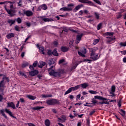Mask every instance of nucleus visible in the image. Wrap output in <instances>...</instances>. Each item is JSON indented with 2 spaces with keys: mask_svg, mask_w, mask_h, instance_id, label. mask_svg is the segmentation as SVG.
<instances>
[{
  "mask_svg": "<svg viewBox=\"0 0 126 126\" xmlns=\"http://www.w3.org/2000/svg\"><path fill=\"white\" fill-rule=\"evenodd\" d=\"M27 97L30 100H35V99L37 98L35 96H33L32 95H27Z\"/></svg>",
  "mask_w": 126,
  "mask_h": 126,
  "instance_id": "21",
  "label": "nucleus"
},
{
  "mask_svg": "<svg viewBox=\"0 0 126 126\" xmlns=\"http://www.w3.org/2000/svg\"><path fill=\"white\" fill-rule=\"evenodd\" d=\"M80 85V86H81L82 88H83V89H85L87 88V87H88V83H85L82 84Z\"/></svg>",
  "mask_w": 126,
  "mask_h": 126,
  "instance_id": "22",
  "label": "nucleus"
},
{
  "mask_svg": "<svg viewBox=\"0 0 126 126\" xmlns=\"http://www.w3.org/2000/svg\"><path fill=\"white\" fill-rule=\"evenodd\" d=\"M102 27V23H100L97 25V30H100Z\"/></svg>",
  "mask_w": 126,
  "mask_h": 126,
  "instance_id": "42",
  "label": "nucleus"
},
{
  "mask_svg": "<svg viewBox=\"0 0 126 126\" xmlns=\"http://www.w3.org/2000/svg\"><path fill=\"white\" fill-rule=\"evenodd\" d=\"M123 18H124V19H126V13H124V14H123Z\"/></svg>",
  "mask_w": 126,
  "mask_h": 126,
  "instance_id": "63",
  "label": "nucleus"
},
{
  "mask_svg": "<svg viewBox=\"0 0 126 126\" xmlns=\"http://www.w3.org/2000/svg\"><path fill=\"white\" fill-rule=\"evenodd\" d=\"M106 39H107L106 42H107V43H108L109 44L110 43H112V42H113V41H114V40H116V37H115V36H113L112 37H107Z\"/></svg>",
  "mask_w": 126,
  "mask_h": 126,
  "instance_id": "15",
  "label": "nucleus"
},
{
  "mask_svg": "<svg viewBox=\"0 0 126 126\" xmlns=\"http://www.w3.org/2000/svg\"><path fill=\"white\" fill-rule=\"evenodd\" d=\"M83 6V5L82 4L78 5L75 7V9L76 10H78L79 9H80V8H81V7H82Z\"/></svg>",
  "mask_w": 126,
  "mask_h": 126,
  "instance_id": "33",
  "label": "nucleus"
},
{
  "mask_svg": "<svg viewBox=\"0 0 126 126\" xmlns=\"http://www.w3.org/2000/svg\"><path fill=\"white\" fill-rule=\"evenodd\" d=\"M115 91H116V87H115V86H112L111 87V92H112V94H113V97L115 96V94H114V93L115 92Z\"/></svg>",
  "mask_w": 126,
  "mask_h": 126,
  "instance_id": "25",
  "label": "nucleus"
},
{
  "mask_svg": "<svg viewBox=\"0 0 126 126\" xmlns=\"http://www.w3.org/2000/svg\"><path fill=\"white\" fill-rule=\"evenodd\" d=\"M16 21H17V22L18 23H19V24H20V23H21V22H22V20L21 19V18H18Z\"/></svg>",
  "mask_w": 126,
  "mask_h": 126,
  "instance_id": "38",
  "label": "nucleus"
},
{
  "mask_svg": "<svg viewBox=\"0 0 126 126\" xmlns=\"http://www.w3.org/2000/svg\"><path fill=\"white\" fill-rule=\"evenodd\" d=\"M93 0L94 1L96 2V3H97V4H99L100 5H101V2L99 0Z\"/></svg>",
  "mask_w": 126,
  "mask_h": 126,
  "instance_id": "48",
  "label": "nucleus"
},
{
  "mask_svg": "<svg viewBox=\"0 0 126 126\" xmlns=\"http://www.w3.org/2000/svg\"><path fill=\"white\" fill-rule=\"evenodd\" d=\"M61 50L62 51V52H67L68 51V48L67 47H63L61 48Z\"/></svg>",
  "mask_w": 126,
  "mask_h": 126,
  "instance_id": "29",
  "label": "nucleus"
},
{
  "mask_svg": "<svg viewBox=\"0 0 126 126\" xmlns=\"http://www.w3.org/2000/svg\"><path fill=\"white\" fill-rule=\"evenodd\" d=\"M123 63H126V57H125L123 59Z\"/></svg>",
  "mask_w": 126,
  "mask_h": 126,
  "instance_id": "64",
  "label": "nucleus"
},
{
  "mask_svg": "<svg viewBox=\"0 0 126 126\" xmlns=\"http://www.w3.org/2000/svg\"><path fill=\"white\" fill-rule=\"evenodd\" d=\"M19 74L21 76H24V77H25V78H27V76L23 72L21 71H19Z\"/></svg>",
  "mask_w": 126,
  "mask_h": 126,
  "instance_id": "31",
  "label": "nucleus"
},
{
  "mask_svg": "<svg viewBox=\"0 0 126 126\" xmlns=\"http://www.w3.org/2000/svg\"><path fill=\"white\" fill-rule=\"evenodd\" d=\"M52 54L54 56H56V57H58L59 56V53H58V51H57V49H54L52 52Z\"/></svg>",
  "mask_w": 126,
  "mask_h": 126,
  "instance_id": "28",
  "label": "nucleus"
},
{
  "mask_svg": "<svg viewBox=\"0 0 126 126\" xmlns=\"http://www.w3.org/2000/svg\"><path fill=\"white\" fill-rule=\"evenodd\" d=\"M78 1L82 3H88V4L92 5V6L94 5V3L89 0H78Z\"/></svg>",
  "mask_w": 126,
  "mask_h": 126,
  "instance_id": "8",
  "label": "nucleus"
},
{
  "mask_svg": "<svg viewBox=\"0 0 126 126\" xmlns=\"http://www.w3.org/2000/svg\"><path fill=\"white\" fill-rule=\"evenodd\" d=\"M69 98L70 99H73V98H74V96L73 95H72V94H70L69 96Z\"/></svg>",
  "mask_w": 126,
  "mask_h": 126,
  "instance_id": "58",
  "label": "nucleus"
},
{
  "mask_svg": "<svg viewBox=\"0 0 126 126\" xmlns=\"http://www.w3.org/2000/svg\"><path fill=\"white\" fill-rule=\"evenodd\" d=\"M58 120L61 122H64L66 120V117L64 116H62L61 118H58Z\"/></svg>",
  "mask_w": 126,
  "mask_h": 126,
  "instance_id": "23",
  "label": "nucleus"
},
{
  "mask_svg": "<svg viewBox=\"0 0 126 126\" xmlns=\"http://www.w3.org/2000/svg\"><path fill=\"white\" fill-rule=\"evenodd\" d=\"M120 46L121 47H126V41L125 42H121L120 43Z\"/></svg>",
  "mask_w": 126,
  "mask_h": 126,
  "instance_id": "37",
  "label": "nucleus"
},
{
  "mask_svg": "<svg viewBox=\"0 0 126 126\" xmlns=\"http://www.w3.org/2000/svg\"><path fill=\"white\" fill-rule=\"evenodd\" d=\"M30 69H34V66H33V65H30Z\"/></svg>",
  "mask_w": 126,
  "mask_h": 126,
  "instance_id": "62",
  "label": "nucleus"
},
{
  "mask_svg": "<svg viewBox=\"0 0 126 126\" xmlns=\"http://www.w3.org/2000/svg\"><path fill=\"white\" fill-rule=\"evenodd\" d=\"M39 73V71L37 70H34L33 71H30L29 72L30 75L31 76H35V75H37Z\"/></svg>",
  "mask_w": 126,
  "mask_h": 126,
  "instance_id": "14",
  "label": "nucleus"
},
{
  "mask_svg": "<svg viewBox=\"0 0 126 126\" xmlns=\"http://www.w3.org/2000/svg\"><path fill=\"white\" fill-rule=\"evenodd\" d=\"M68 7H63L60 8V10H63V11H71L72 10V6H74L73 4H68L67 5Z\"/></svg>",
  "mask_w": 126,
  "mask_h": 126,
  "instance_id": "4",
  "label": "nucleus"
},
{
  "mask_svg": "<svg viewBox=\"0 0 126 126\" xmlns=\"http://www.w3.org/2000/svg\"><path fill=\"white\" fill-rule=\"evenodd\" d=\"M15 21H16L15 20H8V22L11 24V25H12V24L15 23Z\"/></svg>",
  "mask_w": 126,
  "mask_h": 126,
  "instance_id": "30",
  "label": "nucleus"
},
{
  "mask_svg": "<svg viewBox=\"0 0 126 126\" xmlns=\"http://www.w3.org/2000/svg\"><path fill=\"white\" fill-rule=\"evenodd\" d=\"M54 63H55V61H54V60L51 59L49 60V64L50 65H51V64H54Z\"/></svg>",
  "mask_w": 126,
  "mask_h": 126,
  "instance_id": "39",
  "label": "nucleus"
},
{
  "mask_svg": "<svg viewBox=\"0 0 126 126\" xmlns=\"http://www.w3.org/2000/svg\"><path fill=\"white\" fill-rule=\"evenodd\" d=\"M15 29L16 31H20V27H19L18 26H16L15 27Z\"/></svg>",
  "mask_w": 126,
  "mask_h": 126,
  "instance_id": "44",
  "label": "nucleus"
},
{
  "mask_svg": "<svg viewBox=\"0 0 126 126\" xmlns=\"http://www.w3.org/2000/svg\"><path fill=\"white\" fill-rule=\"evenodd\" d=\"M94 15L95 16V17H96V19H99V13H98L97 12H95Z\"/></svg>",
  "mask_w": 126,
  "mask_h": 126,
  "instance_id": "45",
  "label": "nucleus"
},
{
  "mask_svg": "<svg viewBox=\"0 0 126 126\" xmlns=\"http://www.w3.org/2000/svg\"><path fill=\"white\" fill-rule=\"evenodd\" d=\"M1 87H4V81L2 80L0 82V88H1Z\"/></svg>",
  "mask_w": 126,
  "mask_h": 126,
  "instance_id": "35",
  "label": "nucleus"
},
{
  "mask_svg": "<svg viewBox=\"0 0 126 126\" xmlns=\"http://www.w3.org/2000/svg\"><path fill=\"white\" fill-rule=\"evenodd\" d=\"M28 126H35V125H34L33 124L31 123H28Z\"/></svg>",
  "mask_w": 126,
  "mask_h": 126,
  "instance_id": "53",
  "label": "nucleus"
},
{
  "mask_svg": "<svg viewBox=\"0 0 126 126\" xmlns=\"http://www.w3.org/2000/svg\"><path fill=\"white\" fill-rule=\"evenodd\" d=\"M40 20H43L44 22H50L51 21H54V20L52 18H46L45 17H40Z\"/></svg>",
  "mask_w": 126,
  "mask_h": 126,
  "instance_id": "13",
  "label": "nucleus"
},
{
  "mask_svg": "<svg viewBox=\"0 0 126 126\" xmlns=\"http://www.w3.org/2000/svg\"><path fill=\"white\" fill-rule=\"evenodd\" d=\"M104 36H114V32H107L104 34Z\"/></svg>",
  "mask_w": 126,
  "mask_h": 126,
  "instance_id": "24",
  "label": "nucleus"
},
{
  "mask_svg": "<svg viewBox=\"0 0 126 126\" xmlns=\"http://www.w3.org/2000/svg\"><path fill=\"white\" fill-rule=\"evenodd\" d=\"M94 99H98V100H101V101H107V98L103 97L101 96H94Z\"/></svg>",
  "mask_w": 126,
  "mask_h": 126,
  "instance_id": "16",
  "label": "nucleus"
},
{
  "mask_svg": "<svg viewBox=\"0 0 126 126\" xmlns=\"http://www.w3.org/2000/svg\"><path fill=\"white\" fill-rule=\"evenodd\" d=\"M20 101L21 102V103H25V99H24L23 98H20Z\"/></svg>",
  "mask_w": 126,
  "mask_h": 126,
  "instance_id": "49",
  "label": "nucleus"
},
{
  "mask_svg": "<svg viewBox=\"0 0 126 126\" xmlns=\"http://www.w3.org/2000/svg\"><path fill=\"white\" fill-rule=\"evenodd\" d=\"M92 103H93V104L95 105V104H98V102L96 101V100H95L94 98H93L92 99Z\"/></svg>",
  "mask_w": 126,
  "mask_h": 126,
  "instance_id": "46",
  "label": "nucleus"
},
{
  "mask_svg": "<svg viewBox=\"0 0 126 126\" xmlns=\"http://www.w3.org/2000/svg\"><path fill=\"white\" fill-rule=\"evenodd\" d=\"M89 50L90 53V59L93 60V61H97V60L100 58L98 54H96V51H98V48L94 47L93 48H90Z\"/></svg>",
  "mask_w": 126,
  "mask_h": 126,
  "instance_id": "2",
  "label": "nucleus"
},
{
  "mask_svg": "<svg viewBox=\"0 0 126 126\" xmlns=\"http://www.w3.org/2000/svg\"><path fill=\"white\" fill-rule=\"evenodd\" d=\"M42 98H48V97H53V95L52 94H42L41 95Z\"/></svg>",
  "mask_w": 126,
  "mask_h": 126,
  "instance_id": "26",
  "label": "nucleus"
},
{
  "mask_svg": "<svg viewBox=\"0 0 126 126\" xmlns=\"http://www.w3.org/2000/svg\"><path fill=\"white\" fill-rule=\"evenodd\" d=\"M82 37H83V33H81L80 34L77 35L75 40V43H79V42H80V41L81 40V38H82Z\"/></svg>",
  "mask_w": 126,
  "mask_h": 126,
  "instance_id": "9",
  "label": "nucleus"
},
{
  "mask_svg": "<svg viewBox=\"0 0 126 126\" xmlns=\"http://www.w3.org/2000/svg\"><path fill=\"white\" fill-rule=\"evenodd\" d=\"M48 9V6L45 4H43L38 7L37 9V11H41L42 9L43 10H46V9Z\"/></svg>",
  "mask_w": 126,
  "mask_h": 126,
  "instance_id": "11",
  "label": "nucleus"
},
{
  "mask_svg": "<svg viewBox=\"0 0 126 126\" xmlns=\"http://www.w3.org/2000/svg\"><path fill=\"white\" fill-rule=\"evenodd\" d=\"M37 64H38V61H35L32 64L33 67H36V66H37Z\"/></svg>",
  "mask_w": 126,
  "mask_h": 126,
  "instance_id": "47",
  "label": "nucleus"
},
{
  "mask_svg": "<svg viewBox=\"0 0 126 126\" xmlns=\"http://www.w3.org/2000/svg\"><path fill=\"white\" fill-rule=\"evenodd\" d=\"M69 44L70 46H72V45H73V40L70 41Z\"/></svg>",
  "mask_w": 126,
  "mask_h": 126,
  "instance_id": "56",
  "label": "nucleus"
},
{
  "mask_svg": "<svg viewBox=\"0 0 126 126\" xmlns=\"http://www.w3.org/2000/svg\"><path fill=\"white\" fill-rule=\"evenodd\" d=\"M120 114L122 117H124L126 115V111H124L123 109L120 110Z\"/></svg>",
  "mask_w": 126,
  "mask_h": 126,
  "instance_id": "34",
  "label": "nucleus"
},
{
  "mask_svg": "<svg viewBox=\"0 0 126 126\" xmlns=\"http://www.w3.org/2000/svg\"><path fill=\"white\" fill-rule=\"evenodd\" d=\"M118 106L119 107H121L122 106V104H121V100H119L118 102Z\"/></svg>",
  "mask_w": 126,
  "mask_h": 126,
  "instance_id": "60",
  "label": "nucleus"
},
{
  "mask_svg": "<svg viewBox=\"0 0 126 126\" xmlns=\"http://www.w3.org/2000/svg\"><path fill=\"white\" fill-rule=\"evenodd\" d=\"M123 15H122L121 13H119L118 15L117 16V18L119 19V18H121Z\"/></svg>",
  "mask_w": 126,
  "mask_h": 126,
  "instance_id": "50",
  "label": "nucleus"
},
{
  "mask_svg": "<svg viewBox=\"0 0 126 126\" xmlns=\"http://www.w3.org/2000/svg\"><path fill=\"white\" fill-rule=\"evenodd\" d=\"M21 5H22V1L21 0H20L18 2V6H21Z\"/></svg>",
  "mask_w": 126,
  "mask_h": 126,
  "instance_id": "51",
  "label": "nucleus"
},
{
  "mask_svg": "<svg viewBox=\"0 0 126 126\" xmlns=\"http://www.w3.org/2000/svg\"><path fill=\"white\" fill-rule=\"evenodd\" d=\"M4 9L7 12L8 14L9 15V16H11V17H12V16H14V15H15V13H16V11L14 10L8 9L6 8V6H4Z\"/></svg>",
  "mask_w": 126,
  "mask_h": 126,
  "instance_id": "5",
  "label": "nucleus"
},
{
  "mask_svg": "<svg viewBox=\"0 0 126 126\" xmlns=\"http://www.w3.org/2000/svg\"><path fill=\"white\" fill-rule=\"evenodd\" d=\"M52 112H53L54 113V114H57V110H56V109H52Z\"/></svg>",
  "mask_w": 126,
  "mask_h": 126,
  "instance_id": "61",
  "label": "nucleus"
},
{
  "mask_svg": "<svg viewBox=\"0 0 126 126\" xmlns=\"http://www.w3.org/2000/svg\"><path fill=\"white\" fill-rule=\"evenodd\" d=\"M48 71L50 75L55 76V77H61V76H63V75L64 73V71L63 70H60L56 71H55L54 66H52L49 68L48 69Z\"/></svg>",
  "mask_w": 126,
  "mask_h": 126,
  "instance_id": "1",
  "label": "nucleus"
},
{
  "mask_svg": "<svg viewBox=\"0 0 126 126\" xmlns=\"http://www.w3.org/2000/svg\"><path fill=\"white\" fill-rule=\"evenodd\" d=\"M84 61H85V62H89V63H90V62H91V60H89V59H85V60H84Z\"/></svg>",
  "mask_w": 126,
  "mask_h": 126,
  "instance_id": "59",
  "label": "nucleus"
},
{
  "mask_svg": "<svg viewBox=\"0 0 126 126\" xmlns=\"http://www.w3.org/2000/svg\"><path fill=\"white\" fill-rule=\"evenodd\" d=\"M78 53L79 56L85 57V54H86V49L84 48L81 50L80 51H78Z\"/></svg>",
  "mask_w": 126,
  "mask_h": 126,
  "instance_id": "10",
  "label": "nucleus"
},
{
  "mask_svg": "<svg viewBox=\"0 0 126 126\" xmlns=\"http://www.w3.org/2000/svg\"><path fill=\"white\" fill-rule=\"evenodd\" d=\"M81 95L80 94H79L76 96V100L80 99Z\"/></svg>",
  "mask_w": 126,
  "mask_h": 126,
  "instance_id": "55",
  "label": "nucleus"
},
{
  "mask_svg": "<svg viewBox=\"0 0 126 126\" xmlns=\"http://www.w3.org/2000/svg\"><path fill=\"white\" fill-rule=\"evenodd\" d=\"M15 34L13 33H9L6 35V38L7 39H10L11 38H13L14 37Z\"/></svg>",
  "mask_w": 126,
  "mask_h": 126,
  "instance_id": "18",
  "label": "nucleus"
},
{
  "mask_svg": "<svg viewBox=\"0 0 126 126\" xmlns=\"http://www.w3.org/2000/svg\"><path fill=\"white\" fill-rule=\"evenodd\" d=\"M31 109L32 110H40V109H44L43 106H36L34 107H32Z\"/></svg>",
  "mask_w": 126,
  "mask_h": 126,
  "instance_id": "20",
  "label": "nucleus"
},
{
  "mask_svg": "<svg viewBox=\"0 0 126 126\" xmlns=\"http://www.w3.org/2000/svg\"><path fill=\"white\" fill-rule=\"evenodd\" d=\"M23 16L26 15L27 16L30 17L33 15V12L30 10H25L24 11L23 13L22 14Z\"/></svg>",
  "mask_w": 126,
  "mask_h": 126,
  "instance_id": "7",
  "label": "nucleus"
},
{
  "mask_svg": "<svg viewBox=\"0 0 126 126\" xmlns=\"http://www.w3.org/2000/svg\"><path fill=\"white\" fill-rule=\"evenodd\" d=\"M2 80H3L4 81H4H5V82H8V81H9V80H8V78H7V77H5V76H4L3 77V78H2Z\"/></svg>",
  "mask_w": 126,
  "mask_h": 126,
  "instance_id": "40",
  "label": "nucleus"
},
{
  "mask_svg": "<svg viewBox=\"0 0 126 126\" xmlns=\"http://www.w3.org/2000/svg\"><path fill=\"white\" fill-rule=\"evenodd\" d=\"M58 102L57 99H50L46 101V103L47 104V105H56V104H58Z\"/></svg>",
  "mask_w": 126,
  "mask_h": 126,
  "instance_id": "6",
  "label": "nucleus"
},
{
  "mask_svg": "<svg viewBox=\"0 0 126 126\" xmlns=\"http://www.w3.org/2000/svg\"><path fill=\"white\" fill-rule=\"evenodd\" d=\"M64 63V59H62L60 60L59 63Z\"/></svg>",
  "mask_w": 126,
  "mask_h": 126,
  "instance_id": "52",
  "label": "nucleus"
},
{
  "mask_svg": "<svg viewBox=\"0 0 126 126\" xmlns=\"http://www.w3.org/2000/svg\"><path fill=\"white\" fill-rule=\"evenodd\" d=\"M45 125L46 126H50V125H51V122H50V120H49V119H46L45 120Z\"/></svg>",
  "mask_w": 126,
  "mask_h": 126,
  "instance_id": "27",
  "label": "nucleus"
},
{
  "mask_svg": "<svg viewBox=\"0 0 126 126\" xmlns=\"http://www.w3.org/2000/svg\"><path fill=\"white\" fill-rule=\"evenodd\" d=\"M46 64V63L45 62H40V65H39V67L42 68V66H44V65Z\"/></svg>",
  "mask_w": 126,
  "mask_h": 126,
  "instance_id": "41",
  "label": "nucleus"
},
{
  "mask_svg": "<svg viewBox=\"0 0 126 126\" xmlns=\"http://www.w3.org/2000/svg\"><path fill=\"white\" fill-rule=\"evenodd\" d=\"M29 64V63H24L22 64V67H26V66H28V65Z\"/></svg>",
  "mask_w": 126,
  "mask_h": 126,
  "instance_id": "43",
  "label": "nucleus"
},
{
  "mask_svg": "<svg viewBox=\"0 0 126 126\" xmlns=\"http://www.w3.org/2000/svg\"><path fill=\"white\" fill-rule=\"evenodd\" d=\"M100 41L99 39H95L94 40L93 45H97L99 41Z\"/></svg>",
  "mask_w": 126,
  "mask_h": 126,
  "instance_id": "32",
  "label": "nucleus"
},
{
  "mask_svg": "<svg viewBox=\"0 0 126 126\" xmlns=\"http://www.w3.org/2000/svg\"><path fill=\"white\" fill-rule=\"evenodd\" d=\"M47 54L49 55H52V54H53V52H52V51L51 50H48Z\"/></svg>",
  "mask_w": 126,
  "mask_h": 126,
  "instance_id": "54",
  "label": "nucleus"
},
{
  "mask_svg": "<svg viewBox=\"0 0 126 126\" xmlns=\"http://www.w3.org/2000/svg\"><path fill=\"white\" fill-rule=\"evenodd\" d=\"M5 111L6 112V113H7V114H8V115H9L10 117H12V118H14V116H13V115H12V113L9 110L7 109H5Z\"/></svg>",
  "mask_w": 126,
  "mask_h": 126,
  "instance_id": "19",
  "label": "nucleus"
},
{
  "mask_svg": "<svg viewBox=\"0 0 126 126\" xmlns=\"http://www.w3.org/2000/svg\"><path fill=\"white\" fill-rule=\"evenodd\" d=\"M37 48L39 49V52L42 54V55H45V49H44V47L42 46H39V44L36 45Z\"/></svg>",
  "mask_w": 126,
  "mask_h": 126,
  "instance_id": "12",
  "label": "nucleus"
},
{
  "mask_svg": "<svg viewBox=\"0 0 126 126\" xmlns=\"http://www.w3.org/2000/svg\"><path fill=\"white\" fill-rule=\"evenodd\" d=\"M89 93H90V94H98L97 92L92 91V90L89 91Z\"/></svg>",
  "mask_w": 126,
  "mask_h": 126,
  "instance_id": "36",
  "label": "nucleus"
},
{
  "mask_svg": "<svg viewBox=\"0 0 126 126\" xmlns=\"http://www.w3.org/2000/svg\"><path fill=\"white\" fill-rule=\"evenodd\" d=\"M80 88V85H77L75 87H72L68 89V90L65 92L64 95H67V94H69L71 91H75V90H78Z\"/></svg>",
  "mask_w": 126,
  "mask_h": 126,
  "instance_id": "3",
  "label": "nucleus"
},
{
  "mask_svg": "<svg viewBox=\"0 0 126 126\" xmlns=\"http://www.w3.org/2000/svg\"><path fill=\"white\" fill-rule=\"evenodd\" d=\"M7 107H10V108H12L13 109H16L15 105L13 102H8L7 103Z\"/></svg>",
  "mask_w": 126,
  "mask_h": 126,
  "instance_id": "17",
  "label": "nucleus"
},
{
  "mask_svg": "<svg viewBox=\"0 0 126 126\" xmlns=\"http://www.w3.org/2000/svg\"><path fill=\"white\" fill-rule=\"evenodd\" d=\"M94 113H95V110H93L92 111H91L90 115V116H92V115H93V114H94Z\"/></svg>",
  "mask_w": 126,
  "mask_h": 126,
  "instance_id": "57",
  "label": "nucleus"
}]
</instances>
